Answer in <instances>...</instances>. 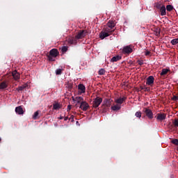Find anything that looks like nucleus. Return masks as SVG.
<instances>
[{
	"label": "nucleus",
	"mask_w": 178,
	"mask_h": 178,
	"mask_svg": "<svg viewBox=\"0 0 178 178\" xmlns=\"http://www.w3.org/2000/svg\"><path fill=\"white\" fill-rule=\"evenodd\" d=\"M56 56H59V51L56 49H52L49 51V54L47 55L48 60L50 62H55Z\"/></svg>",
	"instance_id": "f257e3e1"
},
{
	"label": "nucleus",
	"mask_w": 178,
	"mask_h": 178,
	"mask_svg": "<svg viewBox=\"0 0 178 178\" xmlns=\"http://www.w3.org/2000/svg\"><path fill=\"white\" fill-rule=\"evenodd\" d=\"M102 101H103L102 97H96L92 102V108H94L95 109H97V108H98V106H99V105L102 104Z\"/></svg>",
	"instance_id": "f03ea898"
},
{
	"label": "nucleus",
	"mask_w": 178,
	"mask_h": 178,
	"mask_svg": "<svg viewBox=\"0 0 178 178\" xmlns=\"http://www.w3.org/2000/svg\"><path fill=\"white\" fill-rule=\"evenodd\" d=\"M143 112L145 113L147 118H148V119H154V113H152V111H151V109L148 108H145Z\"/></svg>",
	"instance_id": "7ed1b4c3"
},
{
	"label": "nucleus",
	"mask_w": 178,
	"mask_h": 178,
	"mask_svg": "<svg viewBox=\"0 0 178 178\" xmlns=\"http://www.w3.org/2000/svg\"><path fill=\"white\" fill-rule=\"evenodd\" d=\"M87 31L86 30H81L78 32L77 35H75L76 38H77V40H81L82 38H84V37H86V35H87Z\"/></svg>",
	"instance_id": "20e7f679"
},
{
	"label": "nucleus",
	"mask_w": 178,
	"mask_h": 178,
	"mask_svg": "<svg viewBox=\"0 0 178 178\" xmlns=\"http://www.w3.org/2000/svg\"><path fill=\"white\" fill-rule=\"evenodd\" d=\"M133 52V49L131 48V46L128 45L125 46L122 49V54H125L127 55H130Z\"/></svg>",
	"instance_id": "39448f33"
},
{
	"label": "nucleus",
	"mask_w": 178,
	"mask_h": 178,
	"mask_svg": "<svg viewBox=\"0 0 178 178\" xmlns=\"http://www.w3.org/2000/svg\"><path fill=\"white\" fill-rule=\"evenodd\" d=\"M90 108V104L87 102L83 101L80 104L79 108L86 112Z\"/></svg>",
	"instance_id": "423d86ee"
},
{
	"label": "nucleus",
	"mask_w": 178,
	"mask_h": 178,
	"mask_svg": "<svg viewBox=\"0 0 178 178\" xmlns=\"http://www.w3.org/2000/svg\"><path fill=\"white\" fill-rule=\"evenodd\" d=\"M157 120H160V122H162V120H165L166 119V114L165 113H158L156 116H155Z\"/></svg>",
	"instance_id": "0eeeda50"
},
{
	"label": "nucleus",
	"mask_w": 178,
	"mask_h": 178,
	"mask_svg": "<svg viewBox=\"0 0 178 178\" xmlns=\"http://www.w3.org/2000/svg\"><path fill=\"white\" fill-rule=\"evenodd\" d=\"M155 79L154 78L153 76H149L147 79H146V84L147 86H152L154 84V81Z\"/></svg>",
	"instance_id": "6e6552de"
},
{
	"label": "nucleus",
	"mask_w": 178,
	"mask_h": 178,
	"mask_svg": "<svg viewBox=\"0 0 178 178\" xmlns=\"http://www.w3.org/2000/svg\"><path fill=\"white\" fill-rule=\"evenodd\" d=\"M127 99V97H120L117 99L115 100V103L118 104V105H122Z\"/></svg>",
	"instance_id": "1a4fd4ad"
},
{
	"label": "nucleus",
	"mask_w": 178,
	"mask_h": 178,
	"mask_svg": "<svg viewBox=\"0 0 178 178\" xmlns=\"http://www.w3.org/2000/svg\"><path fill=\"white\" fill-rule=\"evenodd\" d=\"M111 104H112V99H105L103 102V106H106V108H109V106H111Z\"/></svg>",
	"instance_id": "9d476101"
},
{
	"label": "nucleus",
	"mask_w": 178,
	"mask_h": 178,
	"mask_svg": "<svg viewBox=\"0 0 178 178\" xmlns=\"http://www.w3.org/2000/svg\"><path fill=\"white\" fill-rule=\"evenodd\" d=\"M8 86H9V83L6 81H3L0 83V90H5V88H8Z\"/></svg>",
	"instance_id": "9b49d317"
},
{
	"label": "nucleus",
	"mask_w": 178,
	"mask_h": 178,
	"mask_svg": "<svg viewBox=\"0 0 178 178\" xmlns=\"http://www.w3.org/2000/svg\"><path fill=\"white\" fill-rule=\"evenodd\" d=\"M109 35H111L109 33L103 31L99 33V38H101V40H104V38H106V37H109Z\"/></svg>",
	"instance_id": "f8f14e48"
},
{
	"label": "nucleus",
	"mask_w": 178,
	"mask_h": 178,
	"mask_svg": "<svg viewBox=\"0 0 178 178\" xmlns=\"http://www.w3.org/2000/svg\"><path fill=\"white\" fill-rule=\"evenodd\" d=\"M15 112L18 115H23V113H24V111L23 110V108L22 107V106H19L16 107Z\"/></svg>",
	"instance_id": "ddd939ff"
},
{
	"label": "nucleus",
	"mask_w": 178,
	"mask_h": 178,
	"mask_svg": "<svg viewBox=\"0 0 178 178\" xmlns=\"http://www.w3.org/2000/svg\"><path fill=\"white\" fill-rule=\"evenodd\" d=\"M12 76L15 80H19L20 79V74L16 70L12 72Z\"/></svg>",
	"instance_id": "4468645a"
},
{
	"label": "nucleus",
	"mask_w": 178,
	"mask_h": 178,
	"mask_svg": "<svg viewBox=\"0 0 178 178\" xmlns=\"http://www.w3.org/2000/svg\"><path fill=\"white\" fill-rule=\"evenodd\" d=\"M77 40L79 39L76 38V36L72 37L68 40V42L71 44L76 45V44H77Z\"/></svg>",
	"instance_id": "2eb2a0df"
},
{
	"label": "nucleus",
	"mask_w": 178,
	"mask_h": 178,
	"mask_svg": "<svg viewBox=\"0 0 178 178\" xmlns=\"http://www.w3.org/2000/svg\"><path fill=\"white\" fill-rule=\"evenodd\" d=\"M78 89L81 91V94H84V92H86V86L83 84H79L78 86Z\"/></svg>",
	"instance_id": "dca6fc26"
},
{
	"label": "nucleus",
	"mask_w": 178,
	"mask_h": 178,
	"mask_svg": "<svg viewBox=\"0 0 178 178\" xmlns=\"http://www.w3.org/2000/svg\"><path fill=\"white\" fill-rule=\"evenodd\" d=\"M84 101V98H83V97H75V99H74V102H76L78 104H82V102H83Z\"/></svg>",
	"instance_id": "f3484780"
},
{
	"label": "nucleus",
	"mask_w": 178,
	"mask_h": 178,
	"mask_svg": "<svg viewBox=\"0 0 178 178\" xmlns=\"http://www.w3.org/2000/svg\"><path fill=\"white\" fill-rule=\"evenodd\" d=\"M160 12H161V16H165L166 15V8L165 7V6H162L161 7Z\"/></svg>",
	"instance_id": "a211bd4d"
},
{
	"label": "nucleus",
	"mask_w": 178,
	"mask_h": 178,
	"mask_svg": "<svg viewBox=\"0 0 178 178\" xmlns=\"http://www.w3.org/2000/svg\"><path fill=\"white\" fill-rule=\"evenodd\" d=\"M115 26H116V24H115V22H113V21H109L107 23V27H108L109 29H113L115 27Z\"/></svg>",
	"instance_id": "6ab92c4d"
},
{
	"label": "nucleus",
	"mask_w": 178,
	"mask_h": 178,
	"mask_svg": "<svg viewBox=\"0 0 178 178\" xmlns=\"http://www.w3.org/2000/svg\"><path fill=\"white\" fill-rule=\"evenodd\" d=\"M104 31L111 35L113 33V31H115V29L108 28V26L107 28L104 29Z\"/></svg>",
	"instance_id": "aec40b11"
},
{
	"label": "nucleus",
	"mask_w": 178,
	"mask_h": 178,
	"mask_svg": "<svg viewBox=\"0 0 178 178\" xmlns=\"http://www.w3.org/2000/svg\"><path fill=\"white\" fill-rule=\"evenodd\" d=\"M120 59H122L121 56H115L111 58V62H118V60H120Z\"/></svg>",
	"instance_id": "412c9836"
},
{
	"label": "nucleus",
	"mask_w": 178,
	"mask_h": 178,
	"mask_svg": "<svg viewBox=\"0 0 178 178\" xmlns=\"http://www.w3.org/2000/svg\"><path fill=\"white\" fill-rule=\"evenodd\" d=\"M39 115H40V111H37L36 112L34 113L33 115V119L34 120H37V119H40Z\"/></svg>",
	"instance_id": "4be33fe9"
},
{
	"label": "nucleus",
	"mask_w": 178,
	"mask_h": 178,
	"mask_svg": "<svg viewBox=\"0 0 178 178\" xmlns=\"http://www.w3.org/2000/svg\"><path fill=\"white\" fill-rule=\"evenodd\" d=\"M60 108H62V106L59 103L53 104V109L55 111H58V109H60Z\"/></svg>",
	"instance_id": "5701e85b"
},
{
	"label": "nucleus",
	"mask_w": 178,
	"mask_h": 178,
	"mask_svg": "<svg viewBox=\"0 0 178 178\" xmlns=\"http://www.w3.org/2000/svg\"><path fill=\"white\" fill-rule=\"evenodd\" d=\"M121 108L122 106H120L119 104L111 106L112 111H120Z\"/></svg>",
	"instance_id": "b1692460"
},
{
	"label": "nucleus",
	"mask_w": 178,
	"mask_h": 178,
	"mask_svg": "<svg viewBox=\"0 0 178 178\" xmlns=\"http://www.w3.org/2000/svg\"><path fill=\"white\" fill-rule=\"evenodd\" d=\"M168 72H169V69L164 68L161 70V72L160 73V74L161 76H165L168 74Z\"/></svg>",
	"instance_id": "393cba45"
},
{
	"label": "nucleus",
	"mask_w": 178,
	"mask_h": 178,
	"mask_svg": "<svg viewBox=\"0 0 178 178\" xmlns=\"http://www.w3.org/2000/svg\"><path fill=\"white\" fill-rule=\"evenodd\" d=\"M105 72H106L105 69L102 68L99 70L98 74L99 76H104V74H105Z\"/></svg>",
	"instance_id": "a878e982"
},
{
	"label": "nucleus",
	"mask_w": 178,
	"mask_h": 178,
	"mask_svg": "<svg viewBox=\"0 0 178 178\" xmlns=\"http://www.w3.org/2000/svg\"><path fill=\"white\" fill-rule=\"evenodd\" d=\"M26 87H27V85H22L17 88V91H23Z\"/></svg>",
	"instance_id": "bb28decb"
},
{
	"label": "nucleus",
	"mask_w": 178,
	"mask_h": 178,
	"mask_svg": "<svg viewBox=\"0 0 178 178\" xmlns=\"http://www.w3.org/2000/svg\"><path fill=\"white\" fill-rule=\"evenodd\" d=\"M177 43H178V38L175 39H172L171 40L172 45H177Z\"/></svg>",
	"instance_id": "cd10ccee"
},
{
	"label": "nucleus",
	"mask_w": 178,
	"mask_h": 178,
	"mask_svg": "<svg viewBox=\"0 0 178 178\" xmlns=\"http://www.w3.org/2000/svg\"><path fill=\"white\" fill-rule=\"evenodd\" d=\"M155 35H156L157 37H159V35H161V29H156Z\"/></svg>",
	"instance_id": "c85d7f7f"
},
{
	"label": "nucleus",
	"mask_w": 178,
	"mask_h": 178,
	"mask_svg": "<svg viewBox=\"0 0 178 178\" xmlns=\"http://www.w3.org/2000/svg\"><path fill=\"white\" fill-rule=\"evenodd\" d=\"M166 10L168 11V12H172V10H173V6L172 5H168L166 6Z\"/></svg>",
	"instance_id": "c756f323"
},
{
	"label": "nucleus",
	"mask_w": 178,
	"mask_h": 178,
	"mask_svg": "<svg viewBox=\"0 0 178 178\" xmlns=\"http://www.w3.org/2000/svg\"><path fill=\"white\" fill-rule=\"evenodd\" d=\"M63 70H62V69H57L56 70V74L57 75V76H60V74H62V71H63Z\"/></svg>",
	"instance_id": "7c9ffc66"
},
{
	"label": "nucleus",
	"mask_w": 178,
	"mask_h": 178,
	"mask_svg": "<svg viewBox=\"0 0 178 178\" xmlns=\"http://www.w3.org/2000/svg\"><path fill=\"white\" fill-rule=\"evenodd\" d=\"M140 90H143L145 92H149V88L140 86Z\"/></svg>",
	"instance_id": "2f4dec72"
},
{
	"label": "nucleus",
	"mask_w": 178,
	"mask_h": 178,
	"mask_svg": "<svg viewBox=\"0 0 178 178\" xmlns=\"http://www.w3.org/2000/svg\"><path fill=\"white\" fill-rule=\"evenodd\" d=\"M62 52L65 54V52H67V46H63L61 49Z\"/></svg>",
	"instance_id": "473e14b6"
},
{
	"label": "nucleus",
	"mask_w": 178,
	"mask_h": 178,
	"mask_svg": "<svg viewBox=\"0 0 178 178\" xmlns=\"http://www.w3.org/2000/svg\"><path fill=\"white\" fill-rule=\"evenodd\" d=\"M174 127H178V119H175L173 122Z\"/></svg>",
	"instance_id": "72a5a7b5"
},
{
	"label": "nucleus",
	"mask_w": 178,
	"mask_h": 178,
	"mask_svg": "<svg viewBox=\"0 0 178 178\" xmlns=\"http://www.w3.org/2000/svg\"><path fill=\"white\" fill-rule=\"evenodd\" d=\"M137 63H138L140 66H143V65H144V61H143V60H137Z\"/></svg>",
	"instance_id": "f704fd0d"
},
{
	"label": "nucleus",
	"mask_w": 178,
	"mask_h": 178,
	"mask_svg": "<svg viewBox=\"0 0 178 178\" xmlns=\"http://www.w3.org/2000/svg\"><path fill=\"white\" fill-rule=\"evenodd\" d=\"M135 116H136V118H141V113H140V111H137L135 113Z\"/></svg>",
	"instance_id": "c9c22d12"
},
{
	"label": "nucleus",
	"mask_w": 178,
	"mask_h": 178,
	"mask_svg": "<svg viewBox=\"0 0 178 178\" xmlns=\"http://www.w3.org/2000/svg\"><path fill=\"white\" fill-rule=\"evenodd\" d=\"M172 144L175 145H178V140L177 139H174L172 140Z\"/></svg>",
	"instance_id": "e433bc0d"
},
{
	"label": "nucleus",
	"mask_w": 178,
	"mask_h": 178,
	"mask_svg": "<svg viewBox=\"0 0 178 178\" xmlns=\"http://www.w3.org/2000/svg\"><path fill=\"white\" fill-rule=\"evenodd\" d=\"M172 101H178V96L173 95V97H172Z\"/></svg>",
	"instance_id": "4c0bfd02"
},
{
	"label": "nucleus",
	"mask_w": 178,
	"mask_h": 178,
	"mask_svg": "<svg viewBox=\"0 0 178 178\" xmlns=\"http://www.w3.org/2000/svg\"><path fill=\"white\" fill-rule=\"evenodd\" d=\"M150 54H151V51H149L148 50H146L145 53V56H148V55H149Z\"/></svg>",
	"instance_id": "58836bf2"
},
{
	"label": "nucleus",
	"mask_w": 178,
	"mask_h": 178,
	"mask_svg": "<svg viewBox=\"0 0 178 178\" xmlns=\"http://www.w3.org/2000/svg\"><path fill=\"white\" fill-rule=\"evenodd\" d=\"M69 120H71V122H74V115H71L70 118H69Z\"/></svg>",
	"instance_id": "ea45409f"
},
{
	"label": "nucleus",
	"mask_w": 178,
	"mask_h": 178,
	"mask_svg": "<svg viewBox=\"0 0 178 178\" xmlns=\"http://www.w3.org/2000/svg\"><path fill=\"white\" fill-rule=\"evenodd\" d=\"M70 109H72V105H68L67 108V111L69 112V111H70Z\"/></svg>",
	"instance_id": "a19ab883"
},
{
	"label": "nucleus",
	"mask_w": 178,
	"mask_h": 178,
	"mask_svg": "<svg viewBox=\"0 0 178 178\" xmlns=\"http://www.w3.org/2000/svg\"><path fill=\"white\" fill-rule=\"evenodd\" d=\"M156 7L157 8V9H159V8H160V9H161V4H157L156 6Z\"/></svg>",
	"instance_id": "79ce46f5"
},
{
	"label": "nucleus",
	"mask_w": 178,
	"mask_h": 178,
	"mask_svg": "<svg viewBox=\"0 0 178 178\" xmlns=\"http://www.w3.org/2000/svg\"><path fill=\"white\" fill-rule=\"evenodd\" d=\"M69 119V117H65L64 120H67Z\"/></svg>",
	"instance_id": "37998d69"
},
{
	"label": "nucleus",
	"mask_w": 178,
	"mask_h": 178,
	"mask_svg": "<svg viewBox=\"0 0 178 178\" xmlns=\"http://www.w3.org/2000/svg\"><path fill=\"white\" fill-rule=\"evenodd\" d=\"M58 119H60V120H62V119H63V116H60V118H58Z\"/></svg>",
	"instance_id": "c03bdc74"
},
{
	"label": "nucleus",
	"mask_w": 178,
	"mask_h": 178,
	"mask_svg": "<svg viewBox=\"0 0 178 178\" xmlns=\"http://www.w3.org/2000/svg\"><path fill=\"white\" fill-rule=\"evenodd\" d=\"M74 99H76V98H74V97H72V101H74Z\"/></svg>",
	"instance_id": "a18cd8bd"
},
{
	"label": "nucleus",
	"mask_w": 178,
	"mask_h": 178,
	"mask_svg": "<svg viewBox=\"0 0 178 178\" xmlns=\"http://www.w3.org/2000/svg\"><path fill=\"white\" fill-rule=\"evenodd\" d=\"M1 141H2V138H0V143H1Z\"/></svg>",
	"instance_id": "49530a36"
}]
</instances>
